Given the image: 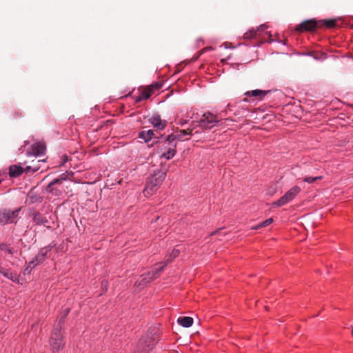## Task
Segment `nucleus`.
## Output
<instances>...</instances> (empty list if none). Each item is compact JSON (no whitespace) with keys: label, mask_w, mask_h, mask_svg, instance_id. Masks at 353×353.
Wrapping results in <instances>:
<instances>
[{"label":"nucleus","mask_w":353,"mask_h":353,"mask_svg":"<svg viewBox=\"0 0 353 353\" xmlns=\"http://www.w3.org/2000/svg\"><path fill=\"white\" fill-rule=\"evenodd\" d=\"M175 154L176 150L174 148H170L165 152L162 153L160 155V157L169 160L172 159Z\"/></svg>","instance_id":"21"},{"label":"nucleus","mask_w":353,"mask_h":353,"mask_svg":"<svg viewBox=\"0 0 353 353\" xmlns=\"http://www.w3.org/2000/svg\"><path fill=\"white\" fill-rule=\"evenodd\" d=\"M219 119L215 115L208 112L203 115V118L199 121V125L203 129H211L219 123Z\"/></svg>","instance_id":"6"},{"label":"nucleus","mask_w":353,"mask_h":353,"mask_svg":"<svg viewBox=\"0 0 353 353\" xmlns=\"http://www.w3.org/2000/svg\"><path fill=\"white\" fill-rule=\"evenodd\" d=\"M301 192V188L295 185L290 188L286 193L281 196L279 200L274 202L272 203L273 206L275 207H281L283 206L290 201H292L296 196L297 194Z\"/></svg>","instance_id":"4"},{"label":"nucleus","mask_w":353,"mask_h":353,"mask_svg":"<svg viewBox=\"0 0 353 353\" xmlns=\"http://www.w3.org/2000/svg\"><path fill=\"white\" fill-rule=\"evenodd\" d=\"M68 160V158L66 156H63V163H61V165H63V163H65Z\"/></svg>","instance_id":"29"},{"label":"nucleus","mask_w":353,"mask_h":353,"mask_svg":"<svg viewBox=\"0 0 353 353\" xmlns=\"http://www.w3.org/2000/svg\"><path fill=\"white\" fill-rule=\"evenodd\" d=\"M272 222H273V219L269 218V219H266L265 221H262L259 225L253 227L252 229L257 230L261 228L266 227V226L269 225L270 224H271Z\"/></svg>","instance_id":"24"},{"label":"nucleus","mask_w":353,"mask_h":353,"mask_svg":"<svg viewBox=\"0 0 353 353\" xmlns=\"http://www.w3.org/2000/svg\"><path fill=\"white\" fill-rule=\"evenodd\" d=\"M265 24L261 25L257 29L252 28L244 34V38L247 39H251L255 37L259 32H263L267 28Z\"/></svg>","instance_id":"13"},{"label":"nucleus","mask_w":353,"mask_h":353,"mask_svg":"<svg viewBox=\"0 0 353 353\" xmlns=\"http://www.w3.org/2000/svg\"><path fill=\"white\" fill-rule=\"evenodd\" d=\"M192 133L191 129L182 130L179 132H176L175 134H172L168 136L167 141L169 142H172L174 140L183 141L186 139L185 136L190 135Z\"/></svg>","instance_id":"10"},{"label":"nucleus","mask_w":353,"mask_h":353,"mask_svg":"<svg viewBox=\"0 0 353 353\" xmlns=\"http://www.w3.org/2000/svg\"><path fill=\"white\" fill-rule=\"evenodd\" d=\"M165 177L164 172H157L152 175L146 183L145 188L143 190V194L146 196L152 195L160 187Z\"/></svg>","instance_id":"2"},{"label":"nucleus","mask_w":353,"mask_h":353,"mask_svg":"<svg viewBox=\"0 0 353 353\" xmlns=\"http://www.w3.org/2000/svg\"><path fill=\"white\" fill-rule=\"evenodd\" d=\"M33 221L38 225H47L48 221L46 217H43L39 212H35L32 214Z\"/></svg>","instance_id":"15"},{"label":"nucleus","mask_w":353,"mask_h":353,"mask_svg":"<svg viewBox=\"0 0 353 353\" xmlns=\"http://www.w3.org/2000/svg\"><path fill=\"white\" fill-rule=\"evenodd\" d=\"M50 250L51 248L50 246L42 248L35 256L37 260L41 263H43L47 259V255Z\"/></svg>","instance_id":"16"},{"label":"nucleus","mask_w":353,"mask_h":353,"mask_svg":"<svg viewBox=\"0 0 353 353\" xmlns=\"http://www.w3.org/2000/svg\"><path fill=\"white\" fill-rule=\"evenodd\" d=\"M217 232H218V231H215V232H212V233L211 234V235H214V234H216Z\"/></svg>","instance_id":"33"},{"label":"nucleus","mask_w":353,"mask_h":353,"mask_svg":"<svg viewBox=\"0 0 353 353\" xmlns=\"http://www.w3.org/2000/svg\"><path fill=\"white\" fill-rule=\"evenodd\" d=\"M69 311L70 310L68 307L63 310V316L52 331L49 343L52 352H58L64 347L65 343L63 341V330L62 329L61 324L63 322L64 318L69 313Z\"/></svg>","instance_id":"1"},{"label":"nucleus","mask_w":353,"mask_h":353,"mask_svg":"<svg viewBox=\"0 0 353 353\" xmlns=\"http://www.w3.org/2000/svg\"><path fill=\"white\" fill-rule=\"evenodd\" d=\"M153 90L151 87H148L143 90L141 93V99H147L150 97L153 92Z\"/></svg>","instance_id":"22"},{"label":"nucleus","mask_w":353,"mask_h":353,"mask_svg":"<svg viewBox=\"0 0 353 353\" xmlns=\"http://www.w3.org/2000/svg\"><path fill=\"white\" fill-rule=\"evenodd\" d=\"M162 85L159 83H155L150 85V87L152 88V89L154 90H159L161 88Z\"/></svg>","instance_id":"27"},{"label":"nucleus","mask_w":353,"mask_h":353,"mask_svg":"<svg viewBox=\"0 0 353 353\" xmlns=\"http://www.w3.org/2000/svg\"><path fill=\"white\" fill-rule=\"evenodd\" d=\"M36 170H37V168L33 169V171H36Z\"/></svg>","instance_id":"34"},{"label":"nucleus","mask_w":353,"mask_h":353,"mask_svg":"<svg viewBox=\"0 0 353 353\" xmlns=\"http://www.w3.org/2000/svg\"><path fill=\"white\" fill-rule=\"evenodd\" d=\"M177 322L184 327H190L193 324V319L190 316H182L177 319Z\"/></svg>","instance_id":"18"},{"label":"nucleus","mask_w":353,"mask_h":353,"mask_svg":"<svg viewBox=\"0 0 353 353\" xmlns=\"http://www.w3.org/2000/svg\"><path fill=\"white\" fill-rule=\"evenodd\" d=\"M7 251H8V252L9 254H12V250H11V249H10V248H8V249H7Z\"/></svg>","instance_id":"31"},{"label":"nucleus","mask_w":353,"mask_h":353,"mask_svg":"<svg viewBox=\"0 0 353 353\" xmlns=\"http://www.w3.org/2000/svg\"><path fill=\"white\" fill-rule=\"evenodd\" d=\"M321 179H322V176H316V177L307 176V177H305L303 179V181L308 183H312L315 182L316 180Z\"/></svg>","instance_id":"25"},{"label":"nucleus","mask_w":353,"mask_h":353,"mask_svg":"<svg viewBox=\"0 0 353 353\" xmlns=\"http://www.w3.org/2000/svg\"><path fill=\"white\" fill-rule=\"evenodd\" d=\"M68 175L72 176L73 172H70L67 174H63L60 178L53 180L47 186L46 191L52 193L55 196L61 195L63 192L62 183L68 178Z\"/></svg>","instance_id":"3"},{"label":"nucleus","mask_w":353,"mask_h":353,"mask_svg":"<svg viewBox=\"0 0 353 353\" xmlns=\"http://www.w3.org/2000/svg\"><path fill=\"white\" fill-rule=\"evenodd\" d=\"M269 92V90L256 89L246 92L245 95L247 97H254L256 100H262Z\"/></svg>","instance_id":"12"},{"label":"nucleus","mask_w":353,"mask_h":353,"mask_svg":"<svg viewBox=\"0 0 353 353\" xmlns=\"http://www.w3.org/2000/svg\"><path fill=\"white\" fill-rule=\"evenodd\" d=\"M6 174L3 172V175L0 174V183L4 179V175Z\"/></svg>","instance_id":"30"},{"label":"nucleus","mask_w":353,"mask_h":353,"mask_svg":"<svg viewBox=\"0 0 353 353\" xmlns=\"http://www.w3.org/2000/svg\"><path fill=\"white\" fill-rule=\"evenodd\" d=\"M194 110L190 109L187 110L185 113L183 111H181L179 114L177 115V118L179 119L178 123L181 125H184L186 124L190 119L194 118Z\"/></svg>","instance_id":"8"},{"label":"nucleus","mask_w":353,"mask_h":353,"mask_svg":"<svg viewBox=\"0 0 353 353\" xmlns=\"http://www.w3.org/2000/svg\"><path fill=\"white\" fill-rule=\"evenodd\" d=\"M46 151V145L43 143L38 142L33 144L31 150L28 152L30 155L39 156L43 154Z\"/></svg>","instance_id":"11"},{"label":"nucleus","mask_w":353,"mask_h":353,"mask_svg":"<svg viewBox=\"0 0 353 353\" xmlns=\"http://www.w3.org/2000/svg\"><path fill=\"white\" fill-rule=\"evenodd\" d=\"M165 265H157L155 268L148 272L146 275L141 276V281L145 284L156 279L163 270Z\"/></svg>","instance_id":"7"},{"label":"nucleus","mask_w":353,"mask_h":353,"mask_svg":"<svg viewBox=\"0 0 353 353\" xmlns=\"http://www.w3.org/2000/svg\"><path fill=\"white\" fill-rule=\"evenodd\" d=\"M0 272L6 278L12 280L14 282H19V279L17 274L13 273L12 272L6 270H0Z\"/></svg>","instance_id":"20"},{"label":"nucleus","mask_w":353,"mask_h":353,"mask_svg":"<svg viewBox=\"0 0 353 353\" xmlns=\"http://www.w3.org/2000/svg\"><path fill=\"white\" fill-rule=\"evenodd\" d=\"M23 172V168L21 165H14L9 168V175L11 177H17Z\"/></svg>","instance_id":"17"},{"label":"nucleus","mask_w":353,"mask_h":353,"mask_svg":"<svg viewBox=\"0 0 353 353\" xmlns=\"http://www.w3.org/2000/svg\"><path fill=\"white\" fill-rule=\"evenodd\" d=\"M26 170H27V171L30 170V166H27V167H26Z\"/></svg>","instance_id":"32"},{"label":"nucleus","mask_w":353,"mask_h":353,"mask_svg":"<svg viewBox=\"0 0 353 353\" xmlns=\"http://www.w3.org/2000/svg\"><path fill=\"white\" fill-rule=\"evenodd\" d=\"M335 23L336 21L334 20H329V21H326L325 22V23L326 24V26L329 28H332V27H334L335 26Z\"/></svg>","instance_id":"28"},{"label":"nucleus","mask_w":353,"mask_h":353,"mask_svg":"<svg viewBox=\"0 0 353 353\" xmlns=\"http://www.w3.org/2000/svg\"><path fill=\"white\" fill-rule=\"evenodd\" d=\"M316 26L315 21L312 20L305 21L302 22L296 30L298 31L312 30Z\"/></svg>","instance_id":"14"},{"label":"nucleus","mask_w":353,"mask_h":353,"mask_svg":"<svg viewBox=\"0 0 353 353\" xmlns=\"http://www.w3.org/2000/svg\"><path fill=\"white\" fill-rule=\"evenodd\" d=\"M149 121L154 128L160 130H163L167 125V121L162 120L161 117L157 114H152Z\"/></svg>","instance_id":"9"},{"label":"nucleus","mask_w":353,"mask_h":353,"mask_svg":"<svg viewBox=\"0 0 353 353\" xmlns=\"http://www.w3.org/2000/svg\"><path fill=\"white\" fill-rule=\"evenodd\" d=\"M21 208L14 210H3L0 211V224L5 225L14 223L19 215Z\"/></svg>","instance_id":"5"},{"label":"nucleus","mask_w":353,"mask_h":353,"mask_svg":"<svg viewBox=\"0 0 353 353\" xmlns=\"http://www.w3.org/2000/svg\"><path fill=\"white\" fill-rule=\"evenodd\" d=\"M41 263L39 262V261L37 260V258L34 257V259H32L31 261L29 262V263L28 264V266L27 268H26V272H30V271L34 268L36 267L37 265H38L39 264H40Z\"/></svg>","instance_id":"23"},{"label":"nucleus","mask_w":353,"mask_h":353,"mask_svg":"<svg viewBox=\"0 0 353 353\" xmlns=\"http://www.w3.org/2000/svg\"><path fill=\"white\" fill-rule=\"evenodd\" d=\"M179 250L178 249H173L172 252L170 254L169 258H170V259H168V261H171L173 259L179 255Z\"/></svg>","instance_id":"26"},{"label":"nucleus","mask_w":353,"mask_h":353,"mask_svg":"<svg viewBox=\"0 0 353 353\" xmlns=\"http://www.w3.org/2000/svg\"><path fill=\"white\" fill-rule=\"evenodd\" d=\"M153 135V131L152 130H148L139 132V137L141 139H143L145 142H148L152 139Z\"/></svg>","instance_id":"19"}]
</instances>
